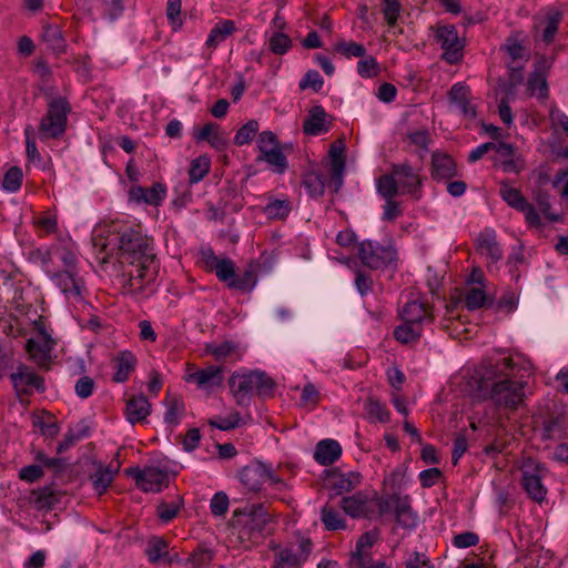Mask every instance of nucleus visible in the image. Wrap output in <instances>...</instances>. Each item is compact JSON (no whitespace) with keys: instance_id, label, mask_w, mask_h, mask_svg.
Returning a JSON list of instances; mask_svg holds the SVG:
<instances>
[{"instance_id":"nucleus-1","label":"nucleus","mask_w":568,"mask_h":568,"mask_svg":"<svg viewBox=\"0 0 568 568\" xmlns=\"http://www.w3.org/2000/svg\"><path fill=\"white\" fill-rule=\"evenodd\" d=\"M119 258L122 264L132 266L123 274L128 276L124 287L132 293L143 292L144 285L155 280V254L146 236L140 232L128 230L119 236Z\"/></svg>"},{"instance_id":"nucleus-2","label":"nucleus","mask_w":568,"mask_h":568,"mask_svg":"<svg viewBox=\"0 0 568 568\" xmlns=\"http://www.w3.org/2000/svg\"><path fill=\"white\" fill-rule=\"evenodd\" d=\"M498 376L499 371L489 367L479 378L469 382L473 397L478 402L490 399L498 407L516 409L525 396L524 385L508 378L496 381Z\"/></svg>"},{"instance_id":"nucleus-3","label":"nucleus","mask_w":568,"mask_h":568,"mask_svg":"<svg viewBox=\"0 0 568 568\" xmlns=\"http://www.w3.org/2000/svg\"><path fill=\"white\" fill-rule=\"evenodd\" d=\"M272 516L267 513L264 504L246 505L233 511L231 524L240 528L241 537H263Z\"/></svg>"},{"instance_id":"nucleus-4","label":"nucleus","mask_w":568,"mask_h":568,"mask_svg":"<svg viewBox=\"0 0 568 568\" xmlns=\"http://www.w3.org/2000/svg\"><path fill=\"white\" fill-rule=\"evenodd\" d=\"M71 106L65 98H55L48 104L47 114L39 124V135L42 140L57 139L67 128V116Z\"/></svg>"},{"instance_id":"nucleus-5","label":"nucleus","mask_w":568,"mask_h":568,"mask_svg":"<svg viewBox=\"0 0 568 568\" xmlns=\"http://www.w3.org/2000/svg\"><path fill=\"white\" fill-rule=\"evenodd\" d=\"M376 505L378 507V515L394 511L396 523L406 529L415 528L417 524V515L410 506L409 496H400L394 491L386 497H376Z\"/></svg>"},{"instance_id":"nucleus-6","label":"nucleus","mask_w":568,"mask_h":568,"mask_svg":"<svg viewBox=\"0 0 568 568\" xmlns=\"http://www.w3.org/2000/svg\"><path fill=\"white\" fill-rule=\"evenodd\" d=\"M239 479L247 490L254 493L260 491L267 479L273 484H282L281 478L275 475L273 468L258 460L251 462L244 466L239 471Z\"/></svg>"},{"instance_id":"nucleus-7","label":"nucleus","mask_w":568,"mask_h":568,"mask_svg":"<svg viewBox=\"0 0 568 568\" xmlns=\"http://www.w3.org/2000/svg\"><path fill=\"white\" fill-rule=\"evenodd\" d=\"M357 253L362 264L372 270L387 267L396 258V251L392 246H382L372 241L361 242Z\"/></svg>"},{"instance_id":"nucleus-8","label":"nucleus","mask_w":568,"mask_h":568,"mask_svg":"<svg viewBox=\"0 0 568 568\" xmlns=\"http://www.w3.org/2000/svg\"><path fill=\"white\" fill-rule=\"evenodd\" d=\"M545 467L534 458L523 460L520 467L521 484L531 499L541 503L547 494V489L541 483V476Z\"/></svg>"},{"instance_id":"nucleus-9","label":"nucleus","mask_w":568,"mask_h":568,"mask_svg":"<svg viewBox=\"0 0 568 568\" xmlns=\"http://www.w3.org/2000/svg\"><path fill=\"white\" fill-rule=\"evenodd\" d=\"M253 371L247 374L234 373L229 379L230 389L235 402L241 407H247L252 400V392L255 389Z\"/></svg>"},{"instance_id":"nucleus-10","label":"nucleus","mask_w":568,"mask_h":568,"mask_svg":"<svg viewBox=\"0 0 568 568\" xmlns=\"http://www.w3.org/2000/svg\"><path fill=\"white\" fill-rule=\"evenodd\" d=\"M393 172L402 186V193H408L415 199L420 196L422 178L408 163L393 164Z\"/></svg>"},{"instance_id":"nucleus-11","label":"nucleus","mask_w":568,"mask_h":568,"mask_svg":"<svg viewBox=\"0 0 568 568\" xmlns=\"http://www.w3.org/2000/svg\"><path fill=\"white\" fill-rule=\"evenodd\" d=\"M202 260L207 270L214 271L222 282H231L235 276V265L232 260L217 257L212 248L202 251Z\"/></svg>"},{"instance_id":"nucleus-12","label":"nucleus","mask_w":568,"mask_h":568,"mask_svg":"<svg viewBox=\"0 0 568 568\" xmlns=\"http://www.w3.org/2000/svg\"><path fill=\"white\" fill-rule=\"evenodd\" d=\"M435 39L445 51V60L450 63L458 60V52L462 49V45L459 44L457 30L454 26L439 27L435 34Z\"/></svg>"},{"instance_id":"nucleus-13","label":"nucleus","mask_w":568,"mask_h":568,"mask_svg":"<svg viewBox=\"0 0 568 568\" xmlns=\"http://www.w3.org/2000/svg\"><path fill=\"white\" fill-rule=\"evenodd\" d=\"M10 378L14 388L24 394L30 393L29 388H36L40 392L44 390L43 378L26 365H20L18 372L12 373Z\"/></svg>"},{"instance_id":"nucleus-14","label":"nucleus","mask_w":568,"mask_h":568,"mask_svg":"<svg viewBox=\"0 0 568 568\" xmlns=\"http://www.w3.org/2000/svg\"><path fill=\"white\" fill-rule=\"evenodd\" d=\"M361 481L358 473L341 474L338 469L329 470L327 475V486L335 491V495H342L353 490Z\"/></svg>"},{"instance_id":"nucleus-15","label":"nucleus","mask_w":568,"mask_h":568,"mask_svg":"<svg viewBox=\"0 0 568 568\" xmlns=\"http://www.w3.org/2000/svg\"><path fill=\"white\" fill-rule=\"evenodd\" d=\"M151 414V404L144 395L132 396L126 400L125 415L130 424L143 423Z\"/></svg>"},{"instance_id":"nucleus-16","label":"nucleus","mask_w":568,"mask_h":568,"mask_svg":"<svg viewBox=\"0 0 568 568\" xmlns=\"http://www.w3.org/2000/svg\"><path fill=\"white\" fill-rule=\"evenodd\" d=\"M457 175V168L454 160L445 153L434 152L432 154V176L435 180H447Z\"/></svg>"},{"instance_id":"nucleus-17","label":"nucleus","mask_w":568,"mask_h":568,"mask_svg":"<svg viewBox=\"0 0 568 568\" xmlns=\"http://www.w3.org/2000/svg\"><path fill=\"white\" fill-rule=\"evenodd\" d=\"M341 455L342 447L338 442L334 439H323L316 445L314 459L323 466H329L334 464Z\"/></svg>"},{"instance_id":"nucleus-18","label":"nucleus","mask_w":568,"mask_h":568,"mask_svg":"<svg viewBox=\"0 0 568 568\" xmlns=\"http://www.w3.org/2000/svg\"><path fill=\"white\" fill-rule=\"evenodd\" d=\"M325 118L326 112L323 106L315 105L311 108L303 123V132L306 135H318L322 132H326Z\"/></svg>"},{"instance_id":"nucleus-19","label":"nucleus","mask_w":568,"mask_h":568,"mask_svg":"<svg viewBox=\"0 0 568 568\" xmlns=\"http://www.w3.org/2000/svg\"><path fill=\"white\" fill-rule=\"evenodd\" d=\"M477 248L483 254H486L494 263L498 262L503 257V250L496 240L494 231H485L478 235Z\"/></svg>"},{"instance_id":"nucleus-20","label":"nucleus","mask_w":568,"mask_h":568,"mask_svg":"<svg viewBox=\"0 0 568 568\" xmlns=\"http://www.w3.org/2000/svg\"><path fill=\"white\" fill-rule=\"evenodd\" d=\"M449 100L455 103L467 118H475L476 110L469 103V89L460 83H456L449 91Z\"/></svg>"},{"instance_id":"nucleus-21","label":"nucleus","mask_w":568,"mask_h":568,"mask_svg":"<svg viewBox=\"0 0 568 568\" xmlns=\"http://www.w3.org/2000/svg\"><path fill=\"white\" fill-rule=\"evenodd\" d=\"M189 379L196 382L200 387L219 386L223 383V371L220 366L210 365L190 374Z\"/></svg>"},{"instance_id":"nucleus-22","label":"nucleus","mask_w":568,"mask_h":568,"mask_svg":"<svg viewBox=\"0 0 568 568\" xmlns=\"http://www.w3.org/2000/svg\"><path fill=\"white\" fill-rule=\"evenodd\" d=\"M54 341H47L39 338L36 341L33 338L27 342V351L31 355V357L41 366L48 368V362L50 359V353L53 349Z\"/></svg>"},{"instance_id":"nucleus-23","label":"nucleus","mask_w":568,"mask_h":568,"mask_svg":"<svg viewBox=\"0 0 568 568\" xmlns=\"http://www.w3.org/2000/svg\"><path fill=\"white\" fill-rule=\"evenodd\" d=\"M341 507L352 518L362 517L367 514V497L363 493H356L353 496L343 497Z\"/></svg>"},{"instance_id":"nucleus-24","label":"nucleus","mask_w":568,"mask_h":568,"mask_svg":"<svg viewBox=\"0 0 568 568\" xmlns=\"http://www.w3.org/2000/svg\"><path fill=\"white\" fill-rule=\"evenodd\" d=\"M61 495L51 486H45L32 491V503L42 510L53 509L60 503Z\"/></svg>"},{"instance_id":"nucleus-25","label":"nucleus","mask_w":568,"mask_h":568,"mask_svg":"<svg viewBox=\"0 0 568 568\" xmlns=\"http://www.w3.org/2000/svg\"><path fill=\"white\" fill-rule=\"evenodd\" d=\"M402 318L406 323L422 325L425 320L432 321V315L425 308V305L417 302L410 301L405 304L400 312Z\"/></svg>"},{"instance_id":"nucleus-26","label":"nucleus","mask_w":568,"mask_h":568,"mask_svg":"<svg viewBox=\"0 0 568 568\" xmlns=\"http://www.w3.org/2000/svg\"><path fill=\"white\" fill-rule=\"evenodd\" d=\"M119 468L120 464H118V466L114 469H112L110 466L104 467L102 465H99L97 470L90 475L92 486L98 491L99 495H102L103 493L106 491Z\"/></svg>"},{"instance_id":"nucleus-27","label":"nucleus","mask_w":568,"mask_h":568,"mask_svg":"<svg viewBox=\"0 0 568 568\" xmlns=\"http://www.w3.org/2000/svg\"><path fill=\"white\" fill-rule=\"evenodd\" d=\"M135 364L136 358L131 352H121L116 357V372L113 375V381L115 383H124L129 378L130 372L134 369Z\"/></svg>"},{"instance_id":"nucleus-28","label":"nucleus","mask_w":568,"mask_h":568,"mask_svg":"<svg viewBox=\"0 0 568 568\" xmlns=\"http://www.w3.org/2000/svg\"><path fill=\"white\" fill-rule=\"evenodd\" d=\"M42 39L49 48L57 54L64 52L65 41L58 26L44 24Z\"/></svg>"},{"instance_id":"nucleus-29","label":"nucleus","mask_w":568,"mask_h":568,"mask_svg":"<svg viewBox=\"0 0 568 568\" xmlns=\"http://www.w3.org/2000/svg\"><path fill=\"white\" fill-rule=\"evenodd\" d=\"M142 484L151 487L152 490L160 491L162 486H169L168 474L156 467H148L143 470Z\"/></svg>"},{"instance_id":"nucleus-30","label":"nucleus","mask_w":568,"mask_h":568,"mask_svg":"<svg viewBox=\"0 0 568 568\" xmlns=\"http://www.w3.org/2000/svg\"><path fill=\"white\" fill-rule=\"evenodd\" d=\"M377 191L385 200L394 199L400 193L393 168L389 173L383 174L377 180Z\"/></svg>"},{"instance_id":"nucleus-31","label":"nucleus","mask_w":568,"mask_h":568,"mask_svg":"<svg viewBox=\"0 0 568 568\" xmlns=\"http://www.w3.org/2000/svg\"><path fill=\"white\" fill-rule=\"evenodd\" d=\"M257 161H266L274 166L277 173H283L287 168L286 156L283 154L281 146L270 148V150L261 151Z\"/></svg>"},{"instance_id":"nucleus-32","label":"nucleus","mask_w":568,"mask_h":568,"mask_svg":"<svg viewBox=\"0 0 568 568\" xmlns=\"http://www.w3.org/2000/svg\"><path fill=\"white\" fill-rule=\"evenodd\" d=\"M234 30L235 24L232 20L222 21L211 30L206 40V45L210 48H215L220 42L225 40L227 36L232 34Z\"/></svg>"},{"instance_id":"nucleus-33","label":"nucleus","mask_w":568,"mask_h":568,"mask_svg":"<svg viewBox=\"0 0 568 568\" xmlns=\"http://www.w3.org/2000/svg\"><path fill=\"white\" fill-rule=\"evenodd\" d=\"M166 548L168 544L163 538L152 537L148 544L145 552L151 562H158L162 558L171 562L172 559L169 558V551Z\"/></svg>"},{"instance_id":"nucleus-34","label":"nucleus","mask_w":568,"mask_h":568,"mask_svg":"<svg viewBox=\"0 0 568 568\" xmlns=\"http://www.w3.org/2000/svg\"><path fill=\"white\" fill-rule=\"evenodd\" d=\"M364 409L366 410L367 417L369 419L377 420L379 423H387L389 420V412L386 407L381 403L379 399L375 397H368Z\"/></svg>"},{"instance_id":"nucleus-35","label":"nucleus","mask_w":568,"mask_h":568,"mask_svg":"<svg viewBox=\"0 0 568 568\" xmlns=\"http://www.w3.org/2000/svg\"><path fill=\"white\" fill-rule=\"evenodd\" d=\"M165 405L168 408L164 416L165 423L171 425H178L180 422L179 416L182 415L184 412L183 400L178 396H171L170 394H168L165 398Z\"/></svg>"},{"instance_id":"nucleus-36","label":"nucleus","mask_w":568,"mask_h":568,"mask_svg":"<svg viewBox=\"0 0 568 568\" xmlns=\"http://www.w3.org/2000/svg\"><path fill=\"white\" fill-rule=\"evenodd\" d=\"M420 335L422 326L406 322H404L403 325L397 326L394 331V337L403 344L415 342L420 337Z\"/></svg>"},{"instance_id":"nucleus-37","label":"nucleus","mask_w":568,"mask_h":568,"mask_svg":"<svg viewBox=\"0 0 568 568\" xmlns=\"http://www.w3.org/2000/svg\"><path fill=\"white\" fill-rule=\"evenodd\" d=\"M255 390L260 397H271L274 392L275 382L264 372L253 371Z\"/></svg>"},{"instance_id":"nucleus-38","label":"nucleus","mask_w":568,"mask_h":568,"mask_svg":"<svg viewBox=\"0 0 568 568\" xmlns=\"http://www.w3.org/2000/svg\"><path fill=\"white\" fill-rule=\"evenodd\" d=\"M211 160L206 155H201L191 162L189 176L191 183L201 181L210 171Z\"/></svg>"},{"instance_id":"nucleus-39","label":"nucleus","mask_w":568,"mask_h":568,"mask_svg":"<svg viewBox=\"0 0 568 568\" xmlns=\"http://www.w3.org/2000/svg\"><path fill=\"white\" fill-rule=\"evenodd\" d=\"M256 284L255 271L252 266L244 271L243 274L234 276V278L229 282V287L239 290V291H251Z\"/></svg>"},{"instance_id":"nucleus-40","label":"nucleus","mask_w":568,"mask_h":568,"mask_svg":"<svg viewBox=\"0 0 568 568\" xmlns=\"http://www.w3.org/2000/svg\"><path fill=\"white\" fill-rule=\"evenodd\" d=\"M322 523L327 530H339L346 527L345 520L335 509L324 506L321 511Z\"/></svg>"},{"instance_id":"nucleus-41","label":"nucleus","mask_w":568,"mask_h":568,"mask_svg":"<svg viewBox=\"0 0 568 568\" xmlns=\"http://www.w3.org/2000/svg\"><path fill=\"white\" fill-rule=\"evenodd\" d=\"M236 344L232 341H224L221 344L210 343L205 345V352L214 356L216 361H222L236 351Z\"/></svg>"},{"instance_id":"nucleus-42","label":"nucleus","mask_w":568,"mask_h":568,"mask_svg":"<svg viewBox=\"0 0 568 568\" xmlns=\"http://www.w3.org/2000/svg\"><path fill=\"white\" fill-rule=\"evenodd\" d=\"M500 194L504 201H506L509 206L518 211L520 209H524V206L527 207V200L518 189L508 187L504 185L500 189Z\"/></svg>"},{"instance_id":"nucleus-43","label":"nucleus","mask_w":568,"mask_h":568,"mask_svg":"<svg viewBox=\"0 0 568 568\" xmlns=\"http://www.w3.org/2000/svg\"><path fill=\"white\" fill-rule=\"evenodd\" d=\"M257 131L258 122L256 120H250L237 130L234 136V144L242 146L244 144L250 143L254 135L257 133Z\"/></svg>"},{"instance_id":"nucleus-44","label":"nucleus","mask_w":568,"mask_h":568,"mask_svg":"<svg viewBox=\"0 0 568 568\" xmlns=\"http://www.w3.org/2000/svg\"><path fill=\"white\" fill-rule=\"evenodd\" d=\"M334 49L336 52H338L339 54H342L346 58H351V57L363 58L366 54L365 47L363 44L354 42V41H349V42L338 41L335 44Z\"/></svg>"},{"instance_id":"nucleus-45","label":"nucleus","mask_w":568,"mask_h":568,"mask_svg":"<svg viewBox=\"0 0 568 568\" xmlns=\"http://www.w3.org/2000/svg\"><path fill=\"white\" fill-rule=\"evenodd\" d=\"M214 557L213 550L200 545L189 557L191 568H201L209 565Z\"/></svg>"},{"instance_id":"nucleus-46","label":"nucleus","mask_w":568,"mask_h":568,"mask_svg":"<svg viewBox=\"0 0 568 568\" xmlns=\"http://www.w3.org/2000/svg\"><path fill=\"white\" fill-rule=\"evenodd\" d=\"M23 173L19 166H11L4 174L2 187L9 192H16L22 184Z\"/></svg>"},{"instance_id":"nucleus-47","label":"nucleus","mask_w":568,"mask_h":568,"mask_svg":"<svg viewBox=\"0 0 568 568\" xmlns=\"http://www.w3.org/2000/svg\"><path fill=\"white\" fill-rule=\"evenodd\" d=\"M303 183L312 196H320L324 193L325 182L322 174L310 172L305 174Z\"/></svg>"},{"instance_id":"nucleus-48","label":"nucleus","mask_w":568,"mask_h":568,"mask_svg":"<svg viewBox=\"0 0 568 568\" xmlns=\"http://www.w3.org/2000/svg\"><path fill=\"white\" fill-rule=\"evenodd\" d=\"M57 284L61 287L64 294H73L75 296L80 295V287L77 284L73 275L69 271L59 272L54 276Z\"/></svg>"},{"instance_id":"nucleus-49","label":"nucleus","mask_w":568,"mask_h":568,"mask_svg":"<svg viewBox=\"0 0 568 568\" xmlns=\"http://www.w3.org/2000/svg\"><path fill=\"white\" fill-rule=\"evenodd\" d=\"M301 565L297 555L292 549L285 548L276 554L273 568H294Z\"/></svg>"},{"instance_id":"nucleus-50","label":"nucleus","mask_w":568,"mask_h":568,"mask_svg":"<svg viewBox=\"0 0 568 568\" xmlns=\"http://www.w3.org/2000/svg\"><path fill=\"white\" fill-rule=\"evenodd\" d=\"M182 505H183V498L181 496H179L178 500L173 501V503H166V501L160 503L158 506L159 518L164 523L172 520L178 515Z\"/></svg>"},{"instance_id":"nucleus-51","label":"nucleus","mask_w":568,"mask_h":568,"mask_svg":"<svg viewBox=\"0 0 568 568\" xmlns=\"http://www.w3.org/2000/svg\"><path fill=\"white\" fill-rule=\"evenodd\" d=\"M487 301L488 297L481 288L473 287L466 293L465 296V305L469 311L486 306Z\"/></svg>"},{"instance_id":"nucleus-52","label":"nucleus","mask_w":568,"mask_h":568,"mask_svg":"<svg viewBox=\"0 0 568 568\" xmlns=\"http://www.w3.org/2000/svg\"><path fill=\"white\" fill-rule=\"evenodd\" d=\"M292 47L291 38L283 32H275L270 38V50L274 54H284Z\"/></svg>"},{"instance_id":"nucleus-53","label":"nucleus","mask_w":568,"mask_h":568,"mask_svg":"<svg viewBox=\"0 0 568 568\" xmlns=\"http://www.w3.org/2000/svg\"><path fill=\"white\" fill-rule=\"evenodd\" d=\"M564 429V419L559 416L550 417L542 422L541 437L546 440L552 439L556 432Z\"/></svg>"},{"instance_id":"nucleus-54","label":"nucleus","mask_w":568,"mask_h":568,"mask_svg":"<svg viewBox=\"0 0 568 568\" xmlns=\"http://www.w3.org/2000/svg\"><path fill=\"white\" fill-rule=\"evenodd\" d=\"M165 195L166 186L160 182H156L149 190H146L144 203L158 206L164 200Z\"/></svg>"},{"instance_id":"nucleus-55","label":"nucleus","mask_w":568,"mask_h":568,"mask_svg":"<svg viewBox=\"0 0 568 568\" xmlns=\"http://www.w3.org/2000/svg\"><path fill=\"white\" fill-rule=\"evenodd\" d=\"M528 90L534 93L535 91H539V95L541 98L548 97V84L547 80L544 75L535 72L528 78L527 82Z\"/></svg>"},{"instance_id":"nucleus-56","label":"nucleus","mask_w":568,"mask_h":568,"mask_svg":"<svg viewBox=\"0 0 568 568\" xmlns=\"http://www.w3.org/2000/svg\"><path fill=\"white\" fill-rule=\"evenodd\" d=\"M323 83L324 81L318 71L308 70L300 82V89L305 90L307 88H312L314 91L318 92L322 89Z\"/></svg>"},{"instance_id":"nucleus-57","label":"nucleus","mask_w":568,"mask_h":568,"mask_svg":"<svg viewBox=\"0 0 568 568\" xmlns=\"http://www.w3.org/2000/svg\"><path fill=\"white\" fill-rule=\"evenodd\" d=\"M181 0H168L166 3V17L171 22L173 30H176L182 26L181 14Z\"/></svg>"},{"instance_id":"nucleus-58","label":"nucleus","mask_w":568,"mask_h":568,"mask_svg":"<svg viewBox=\"0 0 568 568\" xmlns=\"http://www.w3.org/2000/svg\"><path fill=\"white\" fill-rule=\"evenodd\" d=\"M357 71L364 78H371L378 73L379 65L374 57H367L357 63Z\"/></svg>"},{"instance_id":"nucleus-59","label":"nucleus","mask_w":568,"mask_h":568,"mask_svg":"<svg viewBox=\"0 0 568 568\" xmlns=\"http://www.w3.org/2000/svg\"><path fill=\"white\" fill-rule=\"evenodd\" d=\"M290 212L286 201L275 200L265 206V213L273 219H283Z\"/></svg>"},{"instance_id":"nucleus-60","label":"nucleus","mask_w":568,"mask_h":568,"mask_svg":"<svg viewBox=\"0 0 568 568\" xmlns=\"http://www.w3.org/2000/svg\"><path fill=\"white\" fill-rule=\"evenodd\" d=\"M328 155L331 170L336 169V171H339L341 169H345L344 144L342 142L339 145L333 144L328 151Z\"/></svg>"},{"instance_id":"nucleus-61","label":"nucleus","mask_w":568,"mask_h":568,"mask_svg":"<svg viewBox=\"0 0 568 568\" xmlns=\"http://www.w3.org/2000/svg\"><path fill=\"white\" fill-rule=\"evenodd\" d=\"M229 497L225 493L220 491L216 493L211 499V511L215 516H222L227 511L229 508Z\"/></svg>"},{"instance_id":"nucleus-62","label":"nucleus","mask_w":568,"mask_h":568,"mask_svg":"<svg viewBox=\"0 0 568 568\" xmlns=\"http://www.w3.org/2000/svg\"><path fill=\"white\" fill-rule=\"evenodd\" d=\"M26 144H27V156L30 161L40 160V153L37 149L36 141L33 139L34 129L32 125H27L24 129Z\"/></svg>"},{"instance_id":"nucleus-63","label":"nucleus","mask_w":568,"mask_h":568,"mask_svg":"<svg viewBox=\"0 0 568 568\" xmlns=\"http://www.w3.org/2000/svg\"><path fill=\"white\" fill-rule=\"evenodd\" d=\"M94 381L90 376H82L74 386L75 394L84 399L88 398L94 389Z\"/></svg>"},{"instance_id":"nucleus-64","label":"nucleus","mask_w":568,"mask_h":568,"mask_svg":"<svg viewBox=\"0 0 568 568\" xmlns=\"http://www.w3.org/2000/svg\"><path fill=\"white\" fill-rule=\"evenodd\" d=\"M442 476L443 471L439 468L433 467L419 473V481L424 488H429L434 486Z\"/></svg>"}]
</instances>
